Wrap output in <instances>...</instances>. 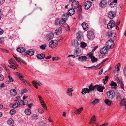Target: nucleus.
Here are the masks:
<instances>
[{
	"mask_svg": "<svg viewBox=\"0 0 126 126\" xmlns=\"http://www.w3.org/2000/svg\"><path fill=\"white\" fill-rule=\"evenodd\" d=\"M4 79V77L3 76L0 74V81H2Z\"/></svg>",
	"mask_w": 126,
	"mask_h": 126,
	"instance_id": "nucleus-61",
	"label": "nucleus"
},
{
	"mask_svg": "<svg viewBox=\"0 0 126 126\" xmlns=\"http://www.w3.org/2000/svg\"><path fill=\"white\" fill-rule=\"evenodd\" d=\"M63 23H61V21L59 20V18H57L56 20V25H59L60 26H62L63 25Z\"/></svg>",
	"mask_w": 126,
	"mask_h": 126,
	"instance_id": "nucleus-23",
	"label": "nucleus"
},
{
	"mask_svg": "<svg viewBox=\"0 0 126 126\" xmlns=\"http://www.w3.org/2000/svg\"><path fill=\"white\" fill-rule=\"evenodd\" d=\"M79 4V2L77 1L76 0H74L72 2L71 5L72 8H73L76 9L78 7Z\"/></svg>",
	"mask_w": 126,
	"mask_h": 126,
	"instance_id": "nucleus-10",
	"label": "nucleus"
},
{
	"mask_svg": "<svg viewBox=\"0 0 126 126\" xmlns=\"http://www.w3.org/2000/svg\"><path fill=\"white\" fill-rule=\"evenodd\" d=\"M62 28L61 27L57 29L56 30V34L57 35H60L62 32Z\"/></svg>",
	"mask_w": 126,
	"mask_h": 126,
	"instance_id": "nucleus-22",
	"label": "nucleus"
},
{
	"mask_svg": "<svg viewBox=\"0 0 126 126\" xmlns=\"http://www.w3.org/2000/svg\"><path fill=\"white\" fill-rule=\"evenodd\" d=\"M100 52L102 54H105L107 52V48L106 47H104L101 49Z\"/></svg>",
	"mask_w": 126,
	"mask_h": 126,
	"instance_id": "nucleus-17",
	"label": "nucleus"
},
{
	"mask_svg": "<svg viewBox=\"0 0 126 126\" xmlns=\"http://www.w3.org/2000/svg\"><path fill=\"white\" fill-rule=\"evenodd\" d=\"M78 49L79 50L78 48H77L76 49V51L77 54V55L78 56H79L81 55V53L80 51H78Z\"/></svg>",
	"mask_w": 126,
	"mask_h": 126,
	"instance_id": "nucleus-42",
	"label": "nucleus"
},
{
	"mask_svg": "<svg viewBox=\"0 0 126 126\" xmlns=\"http://www.w3.org/2000/svg\"><path fill=\"white\" fill-rule=\"evenodd\" d=\"M23 78H21L20 79V80L24 83L25 84L27 83V81L25 80V79H23Z\"/></svg>",
	"mask_w": 126,
	"mask_h": 126,
	"instance_id": "nucleus-58",
	"label": "nucleus"
},
{
	"mask_svg": "<svg viewBox=\"0 0 126 126\" xmlns=\"http://www.w3.org/2000/svg\"><path fill=\"white\" fill-rule=\"evenodd\" d=\"M87 35L88 38L90 40H93L95 37V36L93 32L91 31H87Z\"/></svg>",
	"mask_w": 126,
	"mask_h": 126,
	"instance_id": "nucleus-4",
	"label": "nucleus"
},
{
	"mask_svg": "<svg viewBox=\"0 0 126 126\" xmlns=\"http://www.w3.org/2000/svg\"><path fill=\"white\" fill-rule=\"evenodd\" d=\"M46 45L45 44H44L42 45L40 47V48L43 49H46Z\"/></svg>",
	"mask_w": 126,
	"mask_h": 126,
	"instance_id": "nucleus-49",
	"label": "nucleus"
},
{
	"mask_svg": "<svg viewBox=\"0 0 126 126\" xmlns=\"http://www.w3.org/2000/svg\"><path fill=\"white\" fill-rule=\"evenodd\" d=\"M116 98L119 100H120L121 99L120 94L118 93H116Z\"/></svg>",
	"mask_w": 126,
	"mask_h": 126,
	"instance_id": "nucleus-43",
	"label": "nucleus"
},
{
	"mask_svg": "<svg viewBox=\"0 0 126 126\" xmlns=\"http://www.w3.org/2000/svg\"><path fill=\"white\" fill-rule=\"evenodd\" d=\"M107 95L109 98H113L115 96V93L113 90L109 91L107 92Z\"/></svg>",
	"mask_w": 126,
	"mask_h": 126,
	"instance_id": "nucleus-3",
	"label": "nucleus"
},
{
	"mask_svg": "<svg viewBox=\"0 0 126 126\" xmlns=\"http://www.w3.org/2000/svg\"><path fill=\"white\" fill-rule=\"evenodd\" d=\"M65 27L66 30L67 31H69L70 30V27L67 24L65 25Z\"/></svg>",
	"mask_w": 126,
	"mask_h": 126,
	"instance_id": "nucleus-51",
	"label": "nucleus"
},
{
	"mask_svg": "<svg viewBox=\"0 0 126 126\" xmlns=\"http://www.w3.org/2000/svg\"><path fill=\"white\" fill-rule=\"evenodd\" d=\"M18 105H19L18 103L17 102H15L13 105L12 106L13 108L14 109L18 107Z\"/></svg>",
	"mask_w": 126,
	"mask_h": 126,
	"instance_id": "nucleus-41",
	"label": "nucleus"
},
{
	"mask_svg": "<svg viewBox=\"0 0 126 126\" xmlns=\"http://www.w3.org/2000/svg\"><path fill=\"white\" fill-rule=\"evenodd\" d=\"M100 100L98 99H95L93 102H91V103L93 105H95V104L99 103Z\"/></svg>",
	"mask_w": 126,
	"mask_h": 126,
	"instance_id": "nucleus-31",
	"label": "nucleus"
},
{
	"mask_svg": "<svg viewBox=\"0 0 126 126\" xmlns=\"http://www.w3.org/2000/svg\"><path fill=\"white\" fill-rule=\"evenodd\" d=\"M107 2L106 0H102L100 2L99 5L101 7L104 8L106 6Z\"/></svg>",
	"mask_w": 126,
	"mask_h": 126,
	"instance_id": "nucleus-12",
	"label": "nucleus"
},
{
	"mask_svg": "<svg viewBox=\"0 0 126 126\" xmlns=\"http://www.w3.org/2000/svg\"><path fill=\"white\" fill-rule=\"evenodd\" d=\"M87 56L89 57H90L91 58L93 57V53L92 52L88 53L87 54Z\"/></svg>",
	"mask_w": 126,
	"mask_h": 126,
	"instance_id": "nucleus-48",
	"label": "nucleus"
},
{
	"mask_svg": "<svg viewBox=\"0 0 126 126\" xmlns=\"http://www.w3.org/2000/svg\"><path fill=\"white\" fill-rule=\"evenodd\" d=\"M37 57L39 59H43L46 58L45 54L42 53L37 54Z\"/></svg>",
	"mask_w": 126,
	"mask_h": 126,
	"instance_id": "nucleus-18",
	"label": "nucleus"
},
{
	"mask_svg": "<svg viewBox=\"0 0 126 126\" xmlns=\"http://www.w3.org/2000/svg\"><path fill=\"white\" fill-rule=\"evenodd\" d=\"M83 109V108L82 107H81L80 108H79L76 111H75L74 112L76 114H79L81 111Z\"/></svg>",
	"mask_w": 126,
	"mask_h": 126,
	"instance_id": "nucleus-30",
	"label": "nucleus"
},
{
	"mask_svg": "<svg viewBox=\"0 0 126 126\" xmlns=\"http://www.w3.org/2000/svg\"><path fill=\"white\" fill-rule=\"evenodd\" d=\"M8 79L10 82H13L14 81L13 79L12 78V77L10 75L8 76Z\"/></svg>",
	"mask_w": 126,
	"mask_h": 126,
	"instance_id": "nucleus-47",
	"label": "nucleus"
},
{
	"mask_svg": "<svg viewBox=\"0 0 126 126\" xmlns=\"http://www.w3.org/2000/svg\"><path fill=\"white\" fill-rule=\"evenodd\" d=\"M67 92L71 93V92L73 91V89L72 88H69L67 90Z\"/></svg>",
	"mask_w": 126,
	"mask_h": 126,
	"instance_id": "nucleus-54",
	"label": "nucleus"
},
{
	"mask_svg": "<svg viewBox=\"0 0 126 126\" xmlns=\"http://www.w3.org/2000/svg\"><path fill=\"white\" fill-rule=\"evenodd\" d=\"M87 59V57L85 56H82L79 57L78 60L79 61L82 62L86 61Z\"/></svg>",
	"mask_w": 126,
	"mask_h": 126,
	"instance_id": "nucleus-19",
	"label": "nucleus"
},
{
	"mask_svg": "<svg viewBox=\"0 0 126 126\" xmlns=\"http://www.w3.org/2000/svg\"><path fill=\"white\" fill-rule=\"evenodd\" d=\"M54 36V34L51 32L47 34L45 38L47 40L49 41L52 39L53 37Z\"/></svg>",
	"mask_w": 126,
	"mask_h": 126,
	"instance_id": "nucleus-7",
	"label": "nucleus"
},
{
	"mask_svg": "<svg viewBox=\"0 0 126 126\" xmlns=\"http://www.w3.org/2000/svg\"><path fill=\"white\" fill-rule=\"evenodd\" d=\"M42 105V106L44 108V109H47V108L46 106L45 105V104H44V102H43V103H41Z\"/></svg>",
	"mask_w": 126,
	"mask_h": 126,
	"instance_id": "nucleus-60",
	"label": "nucleus"
},
{
	"mask_svg": "<svg viewBox=\"0 0 126 126\" xmlns=\"http://www.w3.org/2000/svg\"><path fill=\"white\" fill-rule=\"evenodd\" d=\"M81 26L84 30H87V28H88V25L86 23H83L81 24Z\"/></svg>",
	"mask_w": 126,
	"mask_h": 126,
	"instance_id": "nucleus-28",
	"label": "nucleus"
},
{
	"mask_svg": "<svg viewBox=\"0 0 126 126\" xmlns=\"http://www.w3.org/2000/svg\"><path fill=\"white\" fill-rule=\"evenodd\" d=\"M124 74L125 78H126V66H125L123 69Z\"/></svg>",
	"mask_w": 126,
	"mask_h": 126,
	"instance_id": "nucleus-50",
	"label": "nucleus"
},
{
	"mask_svg": "<svg viewBox=\"0 0 126 126\" xmlns=\"http://www.w3.org/2000/svg\"><path fill=\"white\" fill-rule=\"evenodd\" d=\"M114 46V43L112 39H110L106 42V47L108 48H113Z\"/></svg>",
	"mask_w": 126,
	"mask_h": 126,
	"instance_id": "nucleus-2",
	"label": "nucleus"
},
{
	"mask_svg": "<svg viewBox=\"0 0 126 126\" xmlns=\"http://www.w3.org/2000/svg\"><path fill=\"white\" fill-rule=\"evenodd\" d=\"M21 74L18 72L16 73V75L18 76L20 79L22 78H24V76H20V75H21Z\"/></svg>",
	"mask_w": 126,
	"mask_h": 126,
	"instance_id": "nucleus-46",
	"label": "nucleus"
},
{
	"mask_svg": "<svg viewBox=\"0 0 126 126\" xmlns=\"http://www.w3.org/2000/svg\"><path fill=\"white\" fill-rule=\"evenodd\" d=\"M54 40H53L51 41V42L49 43V46L53 48H55V46L54 45Z\"/></svg>",
	"mask_w": 126,
	"mask_h": 126,
	"instance_id": "nucleus-32",
	"label": "nucleus"
},
{
	"mask_svg": "<svg viewBox=\"0 0 126 126\" xmlns=\"http://www.w3.org/2000/svg\"><path fill=\"white\" fill-rule=\"evenodd\" d=\"M126 102V100L124 99H123L121 102L120 104L121 106H124Z\"/></svg>",
	"mask_w": 126,
	"mask_h": 126,
	"instance_id": "nucleus-40",
	"label": "nucleus"
},
{
	"mask_svg": "<svg viewBox=\"0 0 126 126\" xmlns=\"http://www.w3.org/2000/svg\"><path fill=\"white\" fill-rule=\"evenodd\" d=\"M91 59L92 63L96 62L97 61V59L94 56L92 57Z\"/></svg>",
	"mask_w": 126,
	"mask_h": 126,
	"instance_id": "nucleus-38",
	"label": "nucleus"
},
{
	"mask_svg": "<svg viewBox=\"0 0 126 126\" xmlns=\"http://www.w3.org/2000/svg\"><path fill=\"white\" fill-rule=\"evenodd\" d=\"M77 12L79 13H80L81 11V6L80 5H79L78 6Z\"/></svg>",
	"mask_w": 126,
	"mask_h": 126,
	"instance_id": "nucleus-44",
	"label": "nucleus"
},
{
	"mask_svg": "<svg viewBox=\"0 0 126 126\" xmlns=\"http://www.w3.org/2000/svg\"><path fill=\"white\" fill-rule=\"evenodd\" d=\"M28 90L26 89L22 90L21 91L22 94L23 93H26L27 92Z\"/></svg>",
	"mask_w": 126,
	"mask_h": 126,
	"instance_id": "nucleus-55",
	"label": "nucleus"
},
{
	"mask_svg": "<svg viewBox=\"0 0 126 126\" xmlns=\"http://www.w3.org/2000/svg\"><path fill=\"white\" fill-rule=\"evenodd\" d=\"M79 43L78 41L76 40H74L72 43V45L75 47H78L79 45Z\"/></svg>",
	"mask_w": 126,
	"mask_h": 126,
	"instance_id": "nucleus-21",
	"label": "nucleus"
},
{
	"mask_svg": "<svg viewBox=\"0 0 126 126\" xmlns=\"http://www.w3.org/2000/svg\"><path fill=\"white\" fill-rule=\"evenodd\" d=\"M113 33L111 32H108L107 34V35L109 37L110 39H112V38L111 37V36L112 35Z\"/></svg>",
	"mask_w": 126,
	"mask_h": 126,
	"instance_id": "nucleus-37",
	"label": "nucleus"
},
{
	"mask_svg": "<svg viewBox=\"0 0 126 126\" xmlns=\"http://www.w3.org/2000/svg\"><path fill=\"white\" fill-rule=\"evenodd\" d=\"M116 15V12L115 11H110L108 14L109 17L111 19H113Z\"/></svg>",
	"mask_w": 126,
	"mask_h": 126,
	"instance_id": "nucleus-11",
	"label": "nucleus"
},
{
	"mask_svg": "<svg viewBox=\"0 0 126 126\" xmlns=\"http://www.w3.org/2000/svg\"><path fill=\"white\" fill-rule=\"evenodd\" d=\"M68 63L69 64L72 66H73L74 65V63L71 60L68 61Z\"/></svg>",
	"mask_w": 126,
	"mask_h": 126,
	"instance_id": "nucleus-52",
	"label": "nucleus"
},
{
	"mask_svg": "<svg viewBox=\"0 0 126 126\" xmlns=\"http://www.w3.org/2000/svg\"><path fill=\"white\" fill-rule=\"evenodd\" d=\"M95 87H96V89L99 92H102L103 90L105 89L104 86L98 85H95Z\"/></svg>",
	"mask_w": 126,
	"mask_h": 126,
	"instance_id": "nucleus-9",
	"label": "nucleus"
},
{
	"mask_svg": "<svg viewBox=\"0 0 126 126\" xmlns=\"http://www.w3.org/2000/svg\"><path fill=\"white\" fill-rule=\"evenodd\" d=\"M4 41V39L3 37L0 38V42L2 43Z\"/></svg>",
	"mask_w": 126,
	"mask_h": 126,
	"instance_id": "nucleus-62",
	"label": "nucleus"
},
{
	"mask_svg": "<svg viewBox=\"0 0 126 126\" xmlns=\"http://www.w3.org/2000/svg\"><path fill=\"white\" fill-rule=\"evenodd\" d=\"M38 116L36 114H33L32 116V117L34 119H36L37 118Z\"/></svg>",
	"mask_w": 126,
	"mask_h": 126,
	"instance_id": "nucleus-56",
	"label": "nucleus"
},
{
	"mask_svg": "<svg viewBox=\"0 0 126 126\" xmlns=\"http://www.w3.org/2000/svg\"><path fill=\"white\" fill-rule=\"evenodd\" d=\"M77 37L79 40H81L82 38V35L81 32H78L77 34Z\"/></svg>",
	"mask_w": 126,
	"mask_h": 126,
	"instance_id": "nucleus-27",
	"label": "nucleus"
},
{
	"mask_svg": "<svg viewBox=\"0 0 126 126\" xmlns=\"http://www.w3.org/2000/svg\"><path fill=\"white\" fill-rule=\"evenodd\" d=\"M75 13V11L74 8H71L68 10V14L70 16H72Z\"/></svg>",
	"mask_w": 126,
	"mask_h": 126,
	"instance_id": "nucleus-16",
	"label": "nucleus"
},
{
	"mask_svg": "<svg viewBox=\"0 0 126 126\" xmlns=\"http://www.w3.org/2000/svg\"><path fill=\"white\" fill-rule=\"evenodd\" d=\"M15 65H14V64H10L9 65V66L11 68H13L14 69H16V67L15 66Z\"/></svg>",
	"mask_w": 126,
	"mask_h": 126,
	"instance_id": "nucleus-53",
	"label": "nucleus"
},
{
	"mask_svg": "<svg viewBox=\"0 0 126 126\" xmlns=\"http://www.w3.org/2000/svg\"><path fill=\"white\" fill-rule=\"evenodd\" d=\"M38 111L39 113L41 114L44 111L42 109L40 108L38 109Z\"/></svg>",
	"mask_w": 126,
	"mask_h": 126,
	"instance_id": "nucleus-59",
	"label": "nucleus"
},
{
	"mask_svg": "<svg viewBox=\"0 0 126 126\" xmlns=\"http://www.w3.org/2000/svg\"><path fill=\"white\" fill-rule=\"evenodd\" d=\"M92 3L90 1H87L84 3V7L86 9H89L91 6Z\"/></svg>",
	"mask_w": 126,
	"mask_h": 126,
	"instance_id": "nucleus-8",
	"label": "nucleus"
},
{
	"mask_svg": "<svg viewBox=\"0 0 126 126\" xmlns=\"http://www.w3.org/2000/svg\"><path fill=\"white\" fill-rule=\"evenodd\" d=\"M28 101L26 103V102H25L23 100H19L18 101V103H19V106H24L25 105L28 103Z\"/></svg>",
	"mask_w": 126,
	"mask_h": 126,
	"instance_id": "nucleus-24",
	"label": "nucleus"
},
{
	"mask_svg": "<svg viewBox=\"0 0 126 126\" xmlns=\"http://www.w3.org/2000/svg\"><path fill=\"white\" fill-rule=\"evenodd\" d=\"M38 97L39 99V100L40 101V102L41 103H43V101H42V97L40 95H38Z\"/></svg>",
	"mask_w": 126,
	"mask_h": 126,
	"instance_id": "nucleus-57",
	"label": "nucleus"
},
{
	"mask_svg": "<svg viewBox=\"0 0 126 126\" xmlns=\"http://www.w3.org/2000/svg\"><path fill=\"white\" fill-rule=\"evenodd\" d=\"M104 101L105 103L108 105H110L111 102H112L108 99H106Z\"/></svg>",
	"mask_w": 126,
	"mask_h": 126,
	"instance_id": "nucleus-36",
	"label": "nucleus"
},
{
	"mask_svg": "<svg viewBox=\"0 0 126 126\" xmlns=\"http://www.w3.org/2000/svg\"><path fill=\"white\" fill-rule=\"evenodd\" d=\"M117 0H110L109 2V3H110V7H113L116 6V3L117 2Z\"/></svg>",
	"mask_w": 126,
	"mask_h": 126,
	"instance_id": "nucleus-13",
	"label": "nucleus"
},
{
	"mask_svg": "<svg viewBox=\"0 0 126 126\" xmlns=\"http://www.w3.org/2000/svg\"><path fill=\"white\" fill-rule=\"evenodd\" d=\"M11 94L12 96H14L16 94V90L14 89H12L10 91Z\"/></svg>",
	"mask_w": 126,
	"mask_h": 126,
	"instance_id": "nucleus-29",
	"label": "nucleus"
},
{
	"mask_svg": "<svg viewBox=\"0 0 126 126\" xmlns=\"http://www.w3.org/2000/svg\"><path fill=\"white\" fill-rule=\"evenodd\" d=\"M27 106L29 108L31 109L32 106V103H31L30 104H28L27 105Z\"/></svg>",
	"mask_w": 126,
	"mask_h": 126,
	"instance_id": "nucleus-64",
	"label": "nucleus"
},
{
	"mask_svg": "<svg viewBox=\"0 0 126 126\" xmlns=\"http://www.w3.org/2000/svg\"><path fill=\"white\" fill-rule=\"evenodd\" d=\"M26 50L25 48L22 47H20L16 49V50L18 52L21 53L25 52Z\"/></svg>",
	"mask_w": 126,
	"mask_h": 126,
	"instance_id": "nucleus-20",
	"label": "nucleus"
},
{
	"mask_svg": "<svg viewBox=\"0 0 126 126\" xmlns=\"http://www.w3.org/2000/svg\"><path fill=\"white\" fill-rule=\"evenodd\" d=\"M68 17V15L67 13L63 14L62 16L61 23L63 24L65 23L67 20Z\"/></svg>",
	"mask_w": 126,
	"mask_h": 126,
	"instance_id": "nucleus-6",
	"label": "nucleus"
},
{
	"mask_svg": "<svg viewBox=\"0 0 126 126\" xmlns=\"http://www.w3.org/2000/svg\"><path fill=\"white\" fill-rule=\"evenodd\" d=\"M108 78L109 77L108 76H106L105 77V79L103 80V81L104 84H105L107 83L108 81Z\"/></svg>",
	"mask_w": 126,
	"mask_h": 126,
	"instance_id": "nucleus-39",
	"label": "nucleus"
},
{
	"mask_svg": "<svg viewBox=\"0 0 126 126\" xmlns=\"http://www.w3.org/2000/svg\"><path fill=\"white\" fill-rule=\"evenodd\" d=\"M89 89L87 88H84L82 89L81 92V93L83 94H85L86 93L90 92L91 91H94L95 89H96V87H95V86L94 87L93 86L92 83L89 86Z\"/></svg>",
	"mask_w": 126,
	"mask_h": 126,
	"instance_id": "nucleus-1",
	"label": "nucleus"
},
{
	"mask_svg": "<svg viewBox=\"0 0 126 126\" xmlns=\"http://www.w3.org/2000/svg\"><path fill=\"white\" fill-rule=\"evenodd\" d=\"M25 112L26 115H30L31 113L30 110L29 109H27L25 110Z\"/></svg>",
	"mask_w": 126,
	"mask_h": 126,
	"instance_id": "nucleus-35",
	"label": "nucleus"
},
{
	"mask_svg": "<svg viewBox=\"0 0 126 126\" xmlns=\"http://www.w3.org/2000/svg\"><path fill=\"white\" fill-rule=\"evenodd\" d=\"M7 123L8 124L11 126H12L14 123L13 120L12 118L9 119Z\"/></svg>",
	"mask_w": 126,
	"mask_h": 126,
	"instance_id": "nucleus-33",
	"label": "nucleus"
},
{
	"mask_svg": "<svg viewBox=\"0 0 126 126\" xmlns=\"http://www.w3.org/2000/svg\"><path fill=\"white\" fill-rule=\"evenodd\" d=\"M32 83L35 88H38L37 86L38 85H42V83L39 82L38 81H35L34 80L32 82Z\"/></svg>",
	"mask_w": 126,
	"mask_h": 126,
	"instance_id": "nucleus-15",
	"label": "nucleus"
},
{
	"mask_svg": "<svg viewBox=\"0 0 126 126\" xmlns=\"http://www.w3.org/2000/svg\"><path fill=\"white\" fill-rule=\"evenodd\" d=\"M8 62L10 64H13L14 65L16 64V62L13 58H12L10 60H9Z\"/></svg>",
	"mask_w": 126,
	"mask_h": 126,
	"instance_id": "nucleus-25",
	"label": "nucleus"
},
{
	"mask_svg": "<svg viewBox=\"0 0 126 126\" xmlns=\"http://www.w3.org/2000/svg\"><path fill=\"white\" fill-rule=\"evenodd\" d=\"M110 85L111 86H117V84L115 82L111 81L110 83ZM112 89L115 90L116 88L115 87H113L112 88Z\"/></svg>",
	"mask_w": 126,
	"mask_h": 126,
	"instance_id": "nucleus-26",
	"label": "nucleus"
},
{
	"mask_svg": "<svg viewBox=\"0 0 126 126\" xmlns=\"http://www.w3.org/2000/svg\"><path fill=\"white\" fill-rule=\"evenodd\" d=\"M87 44L84 42H81L80 44V47L83 48H85L87 46Z\"/></svg>",
	"mask_w": 126,
	"mask_h": 126,
	"instance_id": "nucleus-34",
	"label": "nucleus"
},
{
	"mask_svg": "<svg viewBox=\"0 0 126 126\" xmlns=\"http://www.w3.org/2000/svg\"><path fill=\"white\" fill-rule=\"evenodd\" d=\"M16 112V110H15L12 109L10 110V113L11 114L13 115V114H15Z\"/></svg>",
	"mask_w": 126,
	"mask_h": 126,
	"instance_id": "nucleus-45",
	"label": "nucleus"
},
{
	"mask_svg": "<svg viewBox=\"0 0 126 126\" xmlns=\"http://www.w3.org/2000/svg\"><path fill=\"white\" fill-rule=\"evenodd\" d=\"M66 94H67L69 96H70L71 97H72V93H69V92H67Z\"/></svg>",
	"mask_w": 126,
	"mask_h": 126,
	"instance_id": "nucleus-63",
	"label": "nucleus"
},
{
	"mask_svg": "<svg viewBox=\"0 0 126 126\" xmlns=\"http://www.w3.org/2000/svg\"><path fill=\"white\" fill-rule=\"evenodd\" d=\"M34 51L33 49H29L27 50L26 52V54L30 56H32L34 55Z\"/></svg>",
	"mask_w": 126,
	"mask_h": 126,
	"instance_id": "nucleus-14",
	"label": "nucleus"
},
{
	"mask_svg": "<svg viewBox=\"0 0 126 126\" xmlns=\"http://www.w3.org/2000/svg\"><path fill=\"white\" fill-rule=\"evenodd\" d=\"M115 24L114 21L113 20H111L108 24L107 27L108 29H111L114 26Z\"/></svg>",
	"mask_w": 126,
	"mask_h": 126,
	"instance_id": "nucleus-5",
	"label": "nucleus"
}]
</instances>
